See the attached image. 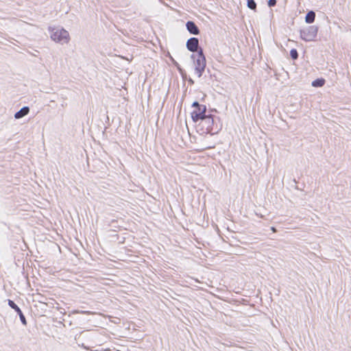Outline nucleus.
<instances>
[{
	"mask_svg": "<svg viewBox=\"0 0 351 351\" xmlns=\"http://www.w3.org/2000/svg\"><path fill=\"white\" fill-rule=\"evenodd\" d=\"M199 45V41L198 39L196 38H191L188 40L186 43V47L187 49L192 52H195L197 51Z\"/></svg>",
	"mask_w": 351,
	"mask_h": 351,
	"instance_id": "4",
	"label": "nucleus"
},
{
	"mask_svg": "<svg viewBox=\"0 0 351 351\" xmlns=\"http://www.w3.org/2000/svg\"><path fill=\"white\" fill-rule=\"evenodd\" d=\"M199 58L197 60V63L198 64V67L202 70H204L206 66V59L203 55L202 50L201 49L199 52Z\"/></svg>",
	"mask_w": 351,
	"mask_h": 351,
	"instance_id": "6",
	"label": "nucleus"
},
{
	"mask_svg": "<svg viewBox=\"0 0 351 351\" xmlns=\"http://www.w3.org/2000/svg\"><path fill=\"white\" fill-rule=\"evenodd\" d=\"M302 38H303L304 40H307V38H306L304 37V35L302 36Z\"/></svg>",
	"mask_w": 351,
	"mask_h": 351,
	"instance_id": "20",
	"label": "nucleus"
},
{
	"mask_svg": "<svg viewBox=\"0 0 351 351\" xmlns=\"http://www.w3.org/2000/svg\"><path fill=\"white\" fill-rule=\"evenodd\" d=\"M204 149H196L195 151H196L197 152H200L204 151Z\"/></svg>",
	"mask_w": 351,
	"mask_h": 351,
	"instance_id": "17",
	"label": "nucleus"
},
{
	"mask_svg": "<svg viewBox=\"0 0 351 351\" xmlns=\"http://www.w3.org/2000/svg\"><path fill=\"white\" fill-rule=\"evenodd\" d=\"M220 119L213 114H208L195 125L197 133L200 135H214L221 130Z\"/></svg>",
	"mask_w": 351,
	"mask_h": 351,
	"instance_id": "1",
	"label": "nucleus"
},
{
	"mask_svg": "<svg viewBox=\"0 0 351 351\" xmlns=\"http://www.w3.org/2000/svg\"><path fill=\"white\" fill-rule=\"evenodd\" d=\"M8 305H9L12 308V307H13V306H15V304H15L12 300H8Z\"/></svg>",
	"mask_w": 351,
	"mask_h": 351,
	"instance_id": "16",
	"label": "nucleus"
},
{
	"mask_svg": "<svg viewBox=\"0 0 351 351\" xmlns=\"http://www.w3.org/2000/svg\"><path fill=\"white\" fill-rule=\"evenodd\" d=\"M315 19V14L313 11H310L307 13L305 17V21L307 23H312L314 22Z\"/></svg>",
	"mask_w": 351,
	"mask_h": 351,
	"instance_id": "8",
	"label": "nucleus"
},
{
	"mask_svg": "<svg viewBox=\"0 0 351 351\" xmlns=\"http://www.w3.org/2000/svg\"><path fill=\"white\" fill-rule=\"evenodd\" d=\"M290 55L292 59L296 60L298 58V53L296 49H293L290 51Z\"/></svg>",
	"mask_w": 351,
	"mask_h": 351,
	"instance_id": "11",
	"label": "nucleus"
},
{
	"mask_svg": "<svg viewBox=\"0 0 351 351\" xmlns=\"http://www.w3.org/2000/svg\"><path fill=\"white\" fill-rule=\"evenodd\" d=\"M12 309H14L18 313L19 315L23 313L20 308L16 304H15V306L12 307Z\"/></svg>",
	"mask_w": 351,
	"mask_h": 351,
	"instance_id": "13",
	"label": "nucleus"
},
{
	"mask_svg": "<svg viewBox=\"0 0 351 351\" xmlns=\"http://www.w3.org/2000/svg\"><path fill=\"white\" fill-rule=\"evenodd\" d=\"M29 109L28 107H23L14 114L16 119H20L28 114Z\"/></svg>",
	"mask_w": 351,
	"mask_h": 351,
	"instance_id": "7",
	"label": "nucleus"
},
{
	"mask_svg": "<svg viewBox=\"0 0 351 351\" xmlns=\"http://www.w3.org/2000/svg\"><path fill=\"white\" fill-rule=\"evenodd\" d=\"M192 111L191 117L193 122L197 123L204 117H207V108L205 105L199 104L197 101H195L192 104Z\"/></svg>",
	"mask_w": 351,
	"mask_h": 351,
	"instance_id": "2",
	"label": "nucleus"
},
{
	"mask_svg": "<svg viewBox=\"0 0 351 351\" xmlns=\"http://www.w3.org/2000/svg\"><path fill=\"white\" fill-rule=\"evenodd\" d=\"M19 317H20V319H21V321L22 324H23V325H27V321H26V319H25V316H24L23 313L21 314V315H19Z\"/></svg>",
	"mask_w": 351,
	"mask_h": 351,
	"instance_id": "14",
	"label": "nucleus"
},
{
	"mask_svg": "<svg viewBox=\"0 0 351 351\" xmlns=\"http://www.w3.org/2000/svg\"><path fill=\"white\" fill-rule=\"evenodd\" d=\"M276 0H269L268 1V5L270 7H273V6L276 5Z\"/></svg>",
	"mask_w": 351,
	"mask_h": 351,
	"instance_id": "15",
	"label": "nucleus"
},
{
	"mask_svg": "<svg viewBox=\"0 0 351 351\" xmlns=\"http://www.w3.org/2000/svg\"><path fill=\"white\" fill-rule=\"evenodd\" d=\"M214 147H215V146H209V147H206V149H212V148H214Z\"/></svg>",
	"mask_w": 351,
	"mask_h": 351,
	"instance_id": "19",
	"label": "nucleus"
},
{
	"mask_svg": "<svg viewBox=\"0 0 351 351\" xmlns=\"http://www.w3.org/2000/svg\"><path fill=\"white\" fill-rule=\"evenodd\" d=\"M51 38L55 42L66 43L69 40V34L64 29L53 28L51 31Z\"/></svg>",
	"mask_w": 351,
	"mask_h": 351,
	"instance_id": "3",
	"label": "nucleus"
},
{
	"mask_svg": "<svg viewBox=\"0 0 351 351\" xmlns=\"http://www.w3.org/2000/svg\"><path fill=\"white\" fill-rule=\"evenodd\" d=\"M247 6L251 10H255L256 8V3L254 0H247Z\"/></svg>",
	"mask_w": 351,
	"mask_h": 351,
	"instance_id": "10",
	"label": "nucleus"
},
{
	"mask_svg": "<svg viewBox=\"0 0 351 351\" xmlns=\"http://www.w3.org/2000/svg\"><path fill=\"white\" fill-rule=\"evenodd\" d=\"M271 230H272V232H276V228H275L274 227H272V228H271Z\"/></svg>",
	"mask_w": 351,
	"mask_h": 351,
	"instance_id": "18",
	"label": "nucleus"
},
{
	"mask_svg": "<svg viewBox=\"0 0 351 351\" xmlns=\"http://www.w3.org/2000/svg\"><path fill=\"white\" fill-rule=\"evenodd\" d=\"M186 28L191 34L197 35L199 33L198 27L193 21H188L186 23Z\"/></svg>",
	"mask_w": 351,
	"mask_h": 351,
	"instance_id": "5",
	"label": "nucleus"
},
{
	"mask_svg": "<svg viewBox=\"0 0 351 351\" xmlns=\"http://www.w3.org/2000/svg\"><path fill=\"white\" fill-rule=\"evenodd\" d=\"M325 84V80L321 78V79H317L316 80L313 81L312 82V85L315 87H321L324 86Z\"/></svg>",
	"mask_w": 351,
	"mask_h": 351,
	"instance_id": "9",
	"label": "nucleus"
},
{
	"mask_svg": "<svg viewBox=\"0 0 351 351\" xmlns=\"http://www.w3.org/2000/svg\"><path fill=\"white\" fill-rule=\"evenodd\" d=\"M12 309H14L18 313L19 315L23 313L20 308L16 304H15V306L12 307Z\"/></svg>",
	"mask_w": 351,
	"mask_h": 351,
	"instance_id": "12",
	"label": "nucleus"
}]
</instances>
